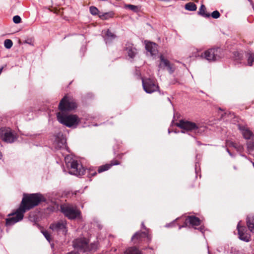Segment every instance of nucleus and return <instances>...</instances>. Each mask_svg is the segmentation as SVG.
<instances>
[{
	"mask_svg": "<svg viewBox=\"0 0 254 254\" xmlns=\"http://www.w3.org/2000/svg\"><path fill=\"white\" fill-rule=\"evenodd\" d=\"M53 147L56 150H66L67 152H69L66 146V138L61 133H58L55 137L54 141L53 143Z\"/></svg>",
	"mask_w": 254,
	"mask_h": 254,
	"instance_id": "11",
	"label": "nucleus"
},
{
	"mask_svg": "<svg viewBox=\"0 0 254 254\" xmlns=\"http://www.w3.org/2000/svg\"><path fill=\"white\" fill-rule=\"evenodd\" d=\"M227 150L228 152L229 153V154L231 156H232V154L230 152L229 150L228 149H227Z\"/></svg>",
	"mask_w": 254,
	"mask_h": 254,
	"instance_id": "40",
	"label": "nucleus"
},
{
	"mask_svg": "<svg viewBox=\"0 0 254 254\" xmlns=\"http://www.w3.org/2000/svg\"><path fill=\"white\" fill-rule=\"evenodd\" d=\"M237 229L240 239L246 242L250 241V235L247 232L245 228L240 226V222L237 225Z\"/></svg>",
	"mask_w": 254,
	"mask_h": 254,
	"instance_id": "15",
	"label": "nucleus"
},
{
	"mask_svg": "<svg viewBox=\"0 0 254 254\" xmlns=\"http://www.w3.org/2000/svg\"><path fill=\"white\" fill-rule=\"evenodd\" d=\"M114 13L113 11H109L103 13H99V17L102 20H108L113 17Z\"/></svg>",
	"mask_w": 254,
	"mask_h": 254,
	"instance_id": "25",
	"label": "nucleus"
},
{
	"mask_svg": "<svg viewBox=\"0 0 254 254\" xmlns=\"http://www.w3.org/2000/svg\"><path fill=\"white\" fill-rule=\"evenodd\" d=\"M21 19L18 15H15L13 17V21L16 24H18L21 22Z\"/></svg>",
	"mask_w": 254,
	"mask_h": 254,
	"instance_id": "35",
	"label": "nucleus"
},
{
	"mask_svg": "<svg viewBox=\"0 0 254 254\" xmlns=\"http://www.w3.org/2000/svg\"><path fill=\"white\" fill-rule=\"evenodd\" d=\"M247 224L250 231L254 233V218L248 216L247 219Z\"/></svg>",
	"mask_w": 254,
	"mask_h": 254,
	"instance_id": "24",
	"label": "nucleus"
},
{
	"mask_svg": "<svg viewBox=\"0 0 254 254\" xmlns=\"http://www.w3.org/2000/svg\"><path fill=\"white\" fill-rule=\"evenodd\" d=\"M2 157V154L0 152V159Z\"/></svg>",
	"mask_w": 254,
	"mask_h": 254,
	"instance_id": "41",
	"label": "nucleus"
},
{
	"mask_svg": "<svg viewBox=\"0 0 254 254\" xmlns=\"http://www.w3.org/2000/svg\"><path fill=\"white\" fill-rule=\"evenodd\" d=\"M201 57L209 62L216 61L222 58V51L219 48H211L202 53Z\"/></svg>",
	"mask_w": 254,
	"mask_h": 254,
	"instance_id": "8",
	"label": "nucleus"
},
{
	"mask_svg": "<svg viewBox=\"0 0 254 254\" xmlns=\"http://www.w3.org/2000/svg\"><path fill=\"white\" fill-rule=\"evenodd\" d=\"M157 45L156 44L149 42L146 43L145 48L146 50L153 56L157 53Z\"/></svg>",
	"mask_w": 254,
	"mask_h": 254,
	"instance_id": "18",
	"label": "nucleus"
},
{
	"mask_svg": "<svg viewBox=\"0 0 254 254\" xmlns=\"http://www.w3.org/2000/svg\"><path fill=\"white\" fill-rule=\"evenodd\" d=\"M125 254H142V253L136 247H131L127 249Z\"/></svg>",
	"mask_w": 254,
	"mask_h": 254,
	"instance_id": "23",
	"label": "nucleus"
},
{
	"mask_svg": "<svg viewBox=\"0 0 254 254\" xmlns=\"http://www.w3.org/2000/svg\"><path fill=\"white\" fill-rule=\"evenodd\" d=\"M46 198L39 193L24 194L20 206L25 210V212L38 205L41 202H45Z\"/></svg>",
	"mask_w": 254,
	"mask_h": 254,
	"instance_id": "1",
	"label": "nucleus"
},
{
	"mask_svg": "<svg viewBox=\"0 0 254 254\" xmlns=\"http://www.w3.org/2000/svg\"><path fill=\"white\" fill-rule=\"evenodd\" d=\"M89 11L91 14L93 15H96L98 14L99 10L97 7L94 6H91L89 8Z\"/></svg>",
	"mask_w": 254,
	"mask_h": 254,
	"instance_id": "32",
	"label": "nucleus"
},
{
	"mask_svg": "<svg viewBox=\"0 0 254 254\" xmlns=\"http://www.w3.org/2000/svg\"><path fill=\"white\" fill-rule=\"evenodd\" d=\"M57 119L61 123L69 127H76L80 122V119L75 115H64L63 113L57 114Z\"/></svg>",
	"mask_w": 254,
	"mask_h": 254,
	"instance_id": "4",
	"label": "nucleus"
},
{
	"mask_svg": "<svg viewBox=\"0 0 254 254\" xmlns=\"http://www.w3.org/2000/svg\"><path fill=\"white\" fill-rule=\"evenodd\" d=\"M76 107L77 104L74 100L67 96L62 99L59 105V108L61 111H70Z\"/></svg>",
	"mask_w": 254,
	"mask_h": 254,
	"instance_id": "9",
	"label": "nucleus"
},
{
	"mask_svg": "<svg viewBox=\"0 0 254 254\" xmlns=\"http://www.w3.org/2000/svg\"><path fill=\"white\" fill-rule=\"evenodd\" d=\"M206 8L204 5H201L198 11L199 14L201 15L204 17H209L210 14L205 12Z\"/></svg>",
	"mask_w": 254,
	"mask_h": 254,
	"instance_id": "26",
	"label": "nucleus"
},
{
	"mask_svg": "<svg viewBox=\"0 0 254 254\" xmlns=\"http://www.w3.org/2000/svg\"><path fill=\"white\" fill-rule=\"evenodd\" d=\"M73 246L78 252H71L67 254H79V252H86L93 251L97 248V244L91 243L88 245V242L85 238L77 239L73 241Z\"/></svg>",
	"mask_w": 254,
	"mask_h": 254,
	"instance_id": "3",
	"label": "nucleus"
},
{
	"mask_svg": "<svg viewBox=\"0 0 254 254\" xmlns=\"http://www.w3.org/2000/svg\"><path fill=\"white\" fill-rule=\"evenodd\" d=\"M198 229L200 231H201V232H203V231H203V228H202L201 227H199V228H198Z\"/></svg>",
	"mask_w": 254,
	"mask_h": 254,
	"instance_id": "38",
	"label": "nucleus"
},
{
	"mask_svg": "<svg viewBox=\"0 0 254 254\" xmlns=\"http://www.w3.org/2000/svg\"><path fill=\"white\" fill-rule=\"evenodd\" d=\"M211 15L213 18L217 19L220 17V14L218 11L215 10L213 12H212Z\"/></svg>",
	"mask_w": 254,
	"mask_h": 254,
	"instance_id": "34",
	"label": "nucleus"
},
{
	"mask_svg": "<svg viewBox=\"0 0 254 254\" xmlns=\"http://www.w3.org/2000/svg\"><path fill=\"white\" fill-rule=\"evenodd\" d=\"M186 9L189 11H195L196 8V5L193 2H189L185 5Z\"/></svg>",
	"mask_w": 254,
	"mask_h": 254,
	"instance_id": "27",
	"label": "nucleus"
},
{
	"mask_svg": "<svg viewBox=\"0 0 254 254\" xmlns=\"http://www.w3.org/2000/svg\"><path fill=\"white\" fill-rule=\"evenodd\" d=\"M142 226L143 227H144V224H143V223H142Z\"/></svg>",
	"mask_w": 254,
	"mask_h": 254,
	"instance_id": "43",
	"label": "nucleus"
},
{
	"mask_svg": "<svg viewBox=\"0 0 254 254\" xmlns=\"http://www.w3.org/2000/svg\"><path fill=\"white\" fill-rule=\"evenodd\" d=\"M248 151L251 153L254 151V139L249 140L247 142Z\"/></svg>",
	"mask_w": 254,
	"mask_h": 254,
	"instance_id": "29",
	"label": "nucleus"
},
{
	"mask_svg": "<svg viewBox=\"0 0 254 254\" xmlns=\"http://www.w3.org/2000/svg\"><path fill=\"white\" fill-rule=\"evenodd\" d=\"M142 83L144 90L149 94L157 91L159 88L155 81L150 78L142 79Z\"/></svg>",
	"mask_w": 254,
	"mask_h": 254,
	"instance_id": "12",
	"label": "nucleus"
},
{
	"mask_svg": "<svg viewBox=\"0 0 254 254\" xmlns=\"http://www.w3.org/2000/svg\"><path fill=\"white\" fill-rule=\"evenodd\" d=\"M170 224H167V225H166V227H169V226H170Z\"/></svg>",
	"mask_w": 254,
	"mask_h": 254,
	"instance_id": "42",
	"label": "nucleus"
},
{
	"mask_svg": "<svg viewBox=\"0 0 254 254\" xmlns=\"http://www.w3.org/2000/svg\"><path fill=\"white\" fill-rule=\"evenodd\" d=\"M186 225H187V224L186 223V224H185V225H183V226H180V227H179V229H181L182 227H186Z\"/></svg>",
	"mask_w": 254,
	"mask_h": 254,
	"instance_id": "39",
	"label": "nucleus"
},
{
	"mask_svg": "<svg viewBox=\"0 0 254 254\" xmlns=\"http://www.w3.org/2000/svg\"><path fill=\"white\" fill-rule=\"evenodd\" d=\"M65 162L69 170V173L76 176L84 175L85 169L82 165L74 159L71 155H68L64 157Z\"/></svg>",
	"mask_w": 254,
	"mask_h": 254,
	"instance_id": "2",
	"label": "nucleus"
},
{
	"mask_svg": "<svg viewBox=\"0 0 254 254\" xmlns=\"http://www.w3.org/2000/svg\"><path fill=\"white\" fill-rule=\"evenodd\" d=\"M61 209L63 214L70 219H75L80 215V211L77 209L76 206L72 204H63L61 205Z\"/></svg>",
	"mask_w": 254,
	"mask_h": 254,
	"instance_id": "6",
	"label": "nucleus"
},
{
	"mask_svg": "<svg viewBox=\"0 0 254 254\" xmlns=\"http://www.w3.org/2000/svg\"><path fill=\"white\" fill-rule=\"evenodd\" d=\"M239 129L246 139H254V134L249 128L244 126H240Z\"/></svg>",
	"mask_w": 254,
	"mask_h": 254,
	"instance_id": "16",
	"label": "nucleus"
},
{
	"mask_svg": "<svg viewBox=\"0 0 254 254\" xmlns=\"http://www.w3.org/2000/svg\"><path fill=\"white\" fill-rule=\"evenodd\" d=\"M95 174H96V173H94L93 175H95Z\"/></svg>",
	"mask_w": 254,
	"mask_h": 254,
	"instance_id": "44",
	"label": "nucleus"
},
{
	"mask_svg": "<svg viewBox=\"0 0 254 254\" xmlns=\"http://www.w3.org/2000/svg\"><path fill=\"white\" fill-rule=\"evenodd\" d=\"M0 138L6 142L12 143L17 137L10 128L1 127L0 129Z\"/></svg>",
	"mask_w": 254,
	"mask_h": 254,
	"instance_id": "10",
	"label": "nucleus"
},
{
	"mask_svg": "<svg viewBox=\"0 0 254 254\" xmlns=\"http://www.w3.org/2000/svg\"><path fill=\"white\" fill-rule=\"evenodd\" d=\"M102 34L104 35V40L106 44L110 43L113 39L116 38V36L109 30L104 32L103 31Z\"/></svg>",
	"mask_w": 254,
	"mask_h": 254,
	"instance_id": "22",
	"label": "nucleus"
},
{
	"mask_svg": "<svg viewBox=\"0 0 254 254\" xmlns=\"http://www.w3.org/2000/svg\"><path fill=\"white\" fill-rule=\"evenodd\" d=\"M125 49L128 56L130 58H133L137 53L136 48L131 43H127L126 45Z\"/></svg>",
	"mask_w": 254,
	"mask_h": 254,
	"instance_id": "17",
	"label": "nucleus"
},
{
	"mask_svg": "<svg viewBox=\"0 0 254 254\" xmlns=\"http://www.w3.org/2000/svg\"><path fill=\"white\" fill-rule=\"evenodd\" d=\"M159 69H166L170 74H172L175 70V66L169 60L165 59L163 55L160 56V63L158 65Z\"/></svg>",
	"mask_w": 254,
	"mask_h": 254,
	"instance_id": "14",
	"label": "nucleus"
},
{
	"mask_svg": "<svg viewBox=\"0 0 254 254\" xmlns=\"http://www.w3.org/2000/svg\"><path fill=\"white\" fill-rule=\"evenodd\" d=\"M233 58L234 61L239 62L242 60L243 54L241 53L238 52H234L233 53Z\"/></svg>",
	"mask_w": 254,
	"mask_h": 254,
	"instance_id": "30",
	"label": "nucleus"
},
{
	"mask_svg": "<svg viewBox=\"0 0 254 254\" xmlns=\"http://www.w3.org/2000/svg\"><path fill=\"white\" fill-rule=\"evenodd\" d=\"M186 223L189 222L192 226H198L200 224V219L194 216H189L186 219Z\"/></svg>",
	"mask_w": 254,
	"mask_h": 254,
	"instance_id": "20",
	"label": "nucleus"
},
{
	"mask_svg": "<svg viewBox=\"0 0 254 254\" xmlns=\"http://www.w3.org/2000/svg\"><path fill=\"white\" fill-rule=\"evenodd\" d=\"M25 212V210L20 206L15 212L8 215V218L5 220L6 225L11 226L22 220Z\"/></svg>",
	"mask_w": 254,
	"mask_h": 254,
	"instance_id": "7",
	"label": "nucleus"
},
{
	"mask_svg": "<svg viewBox=\"0 0 254 254\" xmlns=\"http://www.w3.org/2000/svg\"><path fill=\"white\" fill-rule=\"evenodd\" d=\"M42 233H43V235L44 236V237H45V238L47 239V240L49 242H50V240H51L50 235L49 233V232H47V231H43Z\"/></svg>",
	"mask_w": 254,
	"mask_h": 254,
	"instance_id": "36",
	"label": "nucleus"
},
{
	"mask_svg": "<svg viewBox=\"0 0 254 254\" xmlns=\"http://www.w3.org/2000/svg\"><path fill=\"white\" fill-rule=\"evenodd\" d=\"M146 237L148 238V235L146 232H137L132 236V240L134 243H136L137 241H142L143 238Z\"/></svg>",
	"mask_w": 254,
	"mask_h": 254,
	"instance_id": "19",
	"label": "nucleus"
},
{
	"mask_svg": "<svg viewBox=\"0 0 254 254\" xmlns=\"http://www.w3.org/2000/svg\"><path fill=\"white\" fill-rule=\"evenodd\" d=\"M248 58V65L252 66L253 62H254V54L253 53H249L247 55Z\"/></svg>",
	"mask_w": 254,
	"mask_h": 254,
	"instance_id": "28",
	"label": "nucleus"
},
{
	"mask_svg": "<svg viewBox=\"0 0 254 254\" xmlns=\"http://www.w3.org/2000/svg\"><path fill=\"white\" fill-rule=\"evenodd\" d=\"M50 228L59 234L65 235L67 231L66 222L61 220L50 225Z\"/></svg>",
	"mask_w": 254,
	"mask_h": 254,
	"instance_id": "13",
	"label": "nucleus"
},
{
	"mask_svg": "<svg viewBox=\"0 0 254 254\" xmlns=\"http://www.w3.org/2000/svg\"><path fill=\"white\" fill-rule=\"evenodd\" d=\"M12 42L10 39H6L4 42V47L7 49H10L12 46Z\"/></svg>",
	"mask_w": 254,
	"mask_h": 254,
	"instance_id": "33",
	"label": "nucleus"
},
{
	"mask_svg": "<svg viewBox=\"0 0 254 254\" xmlns=\"http://www.w3.org/2000/svg\"><path fill=\"white\" fill-rule=\"evenodd\" d=\"M176 126L187 131L192 132L195 134L201 133L200 126L198 123H195L187 120H181L178 123H177Z\"/></svg>",
	"mask_w": 254,
	"mask_h": 254,
	"instance_id": "5",
	"label": "nucleus"
},
{
	"mask_svg": "<svg viewBox=\"0 0 254 254\" xmlns=\"http://www.w3.org/2000/svg\"><path fill=\"white\" fill-rule=\"evenodd\" d=\"M125 7L126 8H128L134 12H137L138 9L137 6L129 4H125Z\"/></svg>",
	"mask_w": 254,
	"mask_h": 254,
	"instance_id": "31",
	"label": "nucleus"
},
{
	"mask_svg": "<svg viewBox=\"0 0 254 254\" xmlns=\"http://www.w3.org/2000/svg\"><path fill=\"white\" fill-rule=\"evenodd\" d=\"M231 145L235 148H237L236 144L234 142H231Z\"/></svg>",
	"mask_w": 254,
	"mask_h": 254,
	"instance_id": "37",
	"label": "nucleus"
},
{
	"mask_svg": "<svg viewBox=\"0 0 254 254\" xmlns=\"http://www.w3.org/2000/svg\"><path fill=\"white\" fill-rule=\"evenodd\" d=\"M119 164H120V163L118 161H117V160L113 161H112L111 164H107L106 165L100 166L99 167L98 171L99 173H102L104 171L109 170L111 168V166H112L113 165H119Z\"/></svg>",
	"mask_w": 254,
	"mask_h": 254,
	"instance_id": "21",
	"label": "nucleus"
}]
</instances>
